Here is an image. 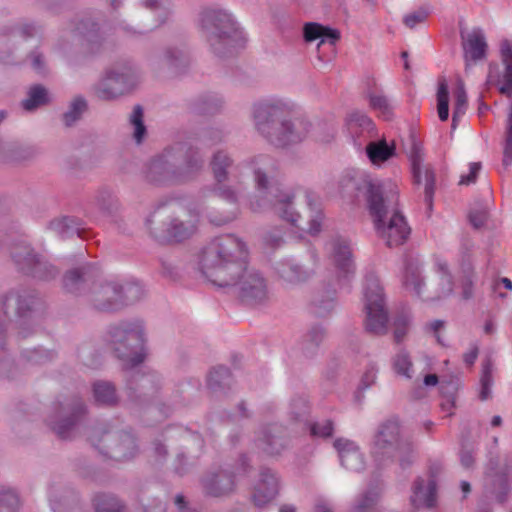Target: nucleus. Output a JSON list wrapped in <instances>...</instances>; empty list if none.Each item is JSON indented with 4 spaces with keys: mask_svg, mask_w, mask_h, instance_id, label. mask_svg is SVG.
I'll use <instances>...</instances> for the list:
<instances>
[{
    "mask_svg": "<svg viewBox=\"0 0 512 512\" xmlns=\"http://www.w3.org/2000/svg\"><path fill=\"white\" fill-rule=\"evenodd\" d=\"M246 245L232 234L215 237L202 251L200 269L205 278L220 288L238 286V297L249 307L269 301L267 280L247 266Z\"/></svg>",
    "mask_w": 512,
    "mask_h": 512,
    "instance_id": "nucleus-1",
    "label": "nucleus"
},
{
    "mask_svg": "<svg viewBox=\"0 0 512 512\" xmlns=\"http://www.w3.org/2000/svg\"><path fill=\"white\" fill-rule=\"evenodd\" d=\"M247 165L253 172L259 193L250 200L251 210L262 212L272 209L283 220L303 229L298 223L300 215L294 210V195L282 187L278 161L269 155L260 154L247 161Z\"/></svg>",
    "mask_w": 512,
    "mask_h": 512,
    "instance_id": "nucleus-2",
    "label": "nucleus"
},
{
    "mask_svg": "<svg viewBox=\"0 0 512 512\" xmlns=\"http://www.w3.org/2000/svg\"><path fill=\"white\" fill-rule=\"evenodd\" d=\"M204 167L205 158L198 147L177 142L146 163L144 178L159 187L182 185L195 180Z\"/></svg>",
    "mask_w": 512,
    "mask_h": 512,
    "instance_id": "nucleus-3",
    "label": "nucleus"
},
{
    "mask_svg": "<svg viewBox=\"0 0 512 512\" xmlns=\"http://www.w3.org/2000/svg\"><path fill=\"white\" fill-rule=\"evenodd\" d=\"M365 196L378 236L389 248L403 245L411 234V228L398 208L397 192L385 194L382 184L370 181Z\"/></svg>",
    "mask_w": 512,
    "mask_h": 512,
    "instance_id": "nucleus-4",
    "label": "nucleus"
},
{
    "mask_svg": "<svg viewBox=\"0 0 512 512\" xmlns=\"http://www.w3.org/2000/svg\"><path fill=\"white\" fill-rule=\"evenodd\" d=\"M253 117L257 131L271 145L279 148L302 142L311 126L303 118H293L285 105L275 102L255 104Z\"/></svg>",
    "mask_w": 512,
    "mask_h": 512,
    "instance_id": "nucleus-5",
    "label": "nucleus"
},
{
    "mask_svg": "<svg viewBox=\"0 0 512 512\" xmlns=\"http://www.w3.org/2000/svg\"><path fill=\"white\" fill-rule=\"evenodd\" d=\"M200 26L218 57L233 56L244 47L245 39L242 31L237 27L231 14L223 9L204 8L200 13Z\"/></svg>",
    "mask_w": 512,
    "mask_h": 512,
    "instance_id": "nucleus-6",
    "label": "nucleus"
},
{
    "mask_svg": "<svg viewBox=\"0 0 512 512\" xmlns=\"http://www.w3.org/2000/svg\"><path fill=\"white\" fill-rule=\"evenodd\" d=\"M105 341L117 358L127 361L131 367L143 362L141 352L144 346V327L142 322L122 320L110 324Z\"/></svg>",
    "mask_w": 512,
    "mask_h": 512,
    "instance_id": "nucleus-7",
    "label": "nucleus"
},
{
    "mask_svg": "<svg viewBox=\"0 0 512 512\" xmlns=\"http://www.w3.org/2000/svg\"><path fill=\"white\" fill-rule=\"evenodd\" d=\"M89 441L101 454L115 461L131 460L139 451L137 439L130 431L111 430L105 425L93 427Z\"/></svg>",
    "mask_w": 512,
    "mask_h": 512,
    "instance_id": "nucleus-8",
    "label": "nucleus"
},
{
    "mask_svg": "<svg viewBox=\"0 0 512 512\" xmlns=\"http://www.w3.org/2000/svg\"><path fill=\"white\" fill-rule=\"evenodd\" d=\"M137 82L138 74L132 65H117L107 69L91 91L98 100L109 102L129 94Z\"/></svg>",
    "mask_w": 512,
    "mask_h": 512,
    "instance_id": "nucleus-9",
    "label": "nucleus"
},
{
    "mask_svg": "<svg viewBox=\"0 0 512 512\" xmlns=\"http://www.w3.org/2000/svg\"><path fill=\"white\" fill-rule=\"evenodd\" d=\"M365 297V329L373 335L387 333L388 312L385 306L383 288L379 279L373 275H367L364 287Z\"/></svg>",
    "mask_w": 512,
    "mask_h": 512,
    "instance_id": "nucleus-10",
    "label": "nucleus"
},
{
    "mask_svg": "<svg viewBox=\"0 0 512 512\" xmlns=\"http://www.w3.org/2000/svg\"><path fill=\"white\" fill-rule=\"evenodd\" d=\"M86 414V406L78 396L54 403L53 412L47 417L49 428L62 440L71 439L75 426Z\"/></svg>",
    "mask_w": 512,
    "mask_h": 512,
    "instance_id": "nucleus-11",
    "label": "nucleus"
},
{
    "mask_svg": "<svg viewBox=\"0 0 512 512\" xmlns=\"http://www.w3.org/2000/svg\"><path fill=\"white\" fill-rule=\"evenodd\" d=\"M400 431V422L397 417L388 418L379 424L372 447V456L379 465L393 461L394 448L403 439Z\"/></svg>",
    "mask_w": 512,
    "mask_h": 512,
    "instance_id": "nucleus-12",
    "label": "nucleus"
},
{
    "mask_svg": "<svg viewBox=\"0 0 512 512\" xmlns=\"http://www.w3.org/2000/svg\"><path fill=\"white\" fill-rule=\"evenodd\" d=\"M101 278V270L91 262L67 270L63 276V287L71 294L88 298L92 286Z\"/></svg>",
    "mask_w": 512,
    "mask_h": 512,
    "instance_id": "nucleus-13",
    "label": "nucleus"
},
{
    "mask_svg": "<svg viewBox=\"0 0 512 512\" xmlns=\"http://www.w3.org/2000/svg\"><path fill=\"white\" fill-rule=\"evenodd\" d=\"M511 469L512 459L508 456L501 458L497 455H491L486 465L485 476L487 483L491 486V493L495 495L500 503L507 501L511 490Z\"/></svg>",
    "mask_w": 512,
    "mask_h": 512,
    "instance_id": "nucleus-14",
    "label": "nucleus"
},
{
    "mask_svg": "<svg viewBox=\"0 0 512 512\" xmlns=\"http://www.w3.org/2000/svg\"><path fill=\"white\" fill-rule=\"evenodd\" d=\"M121 282L98 280L86 299L87 304L98 312L116 313L121 311Z\"/></svg>",
    "mask_w": 512,
    "mask_h": 512,
    "instance_id": "nucleus-15",
    "label": "nucleus"
},
{
    "mask_svg": "<svg viewBox=\"0 0 512 512\" xmlns=\"http://www.w3.org/2000/svg\"><path fill=\"white\" fill-rule=\"evenodd\" d=\"M129 398L138 403L146 404L152 401L161 388V379L156 373H130L126 384Z\"/></svg>",
    "mask_w": 512,
    "mask_h": 512,
    "instance_id": "nucleus-16",
    "label": "nucleus"
},
{
    "mask_svg": "<svg viewBox=\"0 0 512 512\" xmlns=\"http://www.w3.org/2000/svg\"><path fill=\"white\" fill-rule=\"evenodd\" d=\"M200 485L204 495L213 498L228 497L237 487L235 473L221 468L205 472L200 478Z\"/></svg>",
    "mask_w": 512,
    "mask_h": 512,
    "instance_id": "nucleus-17",
    "label": "nucleus"
},
{
    "mask_svg": "<svg viewBox=\"0 0 512 512\" xmlns=\"http://www.w3.org/2000/svg\"><path fill=\"white\" fill-rule=\"evenodd\" d=\"M288 443L287 429L278 423L263 426L256 440L257 447L270 456L279 455Z\"/></svg>",
    "mask_w": 512,
    "mask_h": 512,
    "instance_id": "nucleus-18",
    "label": "nucleus"
},
{
    "mask_svg": "<svg viewBox=\"0 0 512 512\" xmlns=\"http://www.w3.org/2000/svg\"><path fill=\"white\" fill-rule=\"evenodd\" d=\"M280 490L278 473L271 468L261 467L259 479L254 486L252 501L257 507H264L273 501Z\"/></svg>",
    "mask_w": 512,
    "mask_h": 512,
    "instance_id": "nucleus-19",
    "label": "nucleus"
},
{
    "mask_svg": "<svg viewBox=\"0 0 512 512\" xmlns=\"http://www.w3.org/2000/svg\"><path fill=\"white\" fill-rule=\"evenodd\" d=\"M411 506L415 510L421 508L433 509L437 505V482L433 469L431 470V479L427 481L422 477H417L412 484V494L410 496Z\"/></svg>",
    "mask_w": 512,
    "mask_h": 512,
    "instance_id": "nucleus-20",
    "label": "nucleus"
},
{
    "mask_svg": "<svg viewBox=\"0 0 512 512\" xmlns=\"http://www.w3.org/2000/svg\"><path fill=\"white\" fill-rule=\"evenodd\" d=\"M40 301L38 294L30 290H11L2 298L4 314L14 313L20 317L25 316Z\"/></svg>",
    "mask_w": 512,
    "mask_h": 512,
    "instance_id": "nucleus-21",
    "label": "nucleus"
},
{
    "mask_svg": "<svg viewBox=\"0 0 512 512\" xmlns=\"http://www.w3.org/2000/svg\"><path fill=\"white\" fill-rule=\"evenodd\" d=\"M332 261L340 277L348 278L355 272L352 250L347 239L336 236L330 241Z\"/></svg>",
    "mask_w": 512,
    "mask_h": 512,
    "instance_id": "nucleus-22",
    "label": "nucleus"
},
{
    "mask_svg": "<svg viewBox=\"0 0 512 512\" xmlns=\"http://www.w3.org/2000/svg\"><path fill=\"white\" fill-rule=\"evenodd\" d=\"M190 64L187 51L178 47H167L158 59V71L176 76L184 73Z\"/></svg>",
    "mask_w": 512,
    "mask_h": 512,
    "instance_id": "nucleus-23",
    "label": "nucleus"
},
{
    "mask_svg": "<svg viewBox=\"0 0 512 512\" xmlns=\"http://www.w3.org/2000/svg\"><path fill=\"white\" fill-rule=\"evenodd\" d=\"M212 192L215 196L227 201L232 208L224 215L211 214L209 216L210 222L216 226H223L232 222L238 214V196L236 191L232 187L225 185L224 182H216Z\"/></svg>",
    "mask_w": 512,
    "mask_h": 512,
    "instance_id": "nucleus-24",
    "label": "nucleus"
},
{
    "mask_svg": "<svg viewBox=\"0 0 512 512\" xmlns=\"http://www.w3.org/2000/svg\"><path fill=\"white\" fill-rule=\"evenodd\" d=\"M275 271L280 279L289 284L306 282L313 275L312 269L305 268L293 259H285L277 262Z\"/></svg>",
    "mask_w": 512,
    "mask_h": 512,
    "instance_id": "nucleus-25",
    "label": "nucleus"
},
{
    "mask_svg": "<svg viewBox=\"0 0 512 512\" xmlns=\"http://www.w3.org/2000/svg\"><path fill=\"white\" fill-rule=\"evenodd\" d=\"M49 500L53 512H82L79 497L72 489H51Z\"/></svg>",
    "mask_w": 512,
    "mask_h": 512,
    "instance_id": "nucleus-26",
    "label": "nucleus"
},
{
    "mask_svg": "<svg viewBox=\"0 0 512 512\" xmlns=\"http://www.w3.org/2000/svg\"><path fill=\"white\" fill-rule=\"evenodd\" d=\"M465 60L468 62L482 60L486 57L487 43L480 29H475L466 36L461 32Z\"/></svg>",
    "mask_w": 512,
    "mask_h": 512,
    "instance_id": "nucleus-27",
    "label": "nucleus"
},
{
    "mask_svg": "<svg viewBox=\"0 0 512 512\" xmlns=\"http://www.w3.org/2000/svg\"><path fill=\"white\" fill-rule=\"evenodd\" d=\"M10 255L17 271L27 276L41 254L30 244L20 242L12 246Z\"/></svg>",
    "mask_w": 512,
    "mask_h": 512,
    "instance_id": "nucleus-28",
    "label": "nucleus"
},
{
    "mask_svg": "<svg viewBox=\"0 0 512 512\" xmlns=\"http://www.w3.org/2000/svg\"><path fill=\"white\" fill-rule=\"evenodd\" d=\"M82 222L74 216H62L50 221L48 228L61 238H70L74 235L82 237L84 232Z\"/></svg>",
    "mask_w": 512,
    "mask_h": 512,
    "instance_id": "nucleus-29",
    "label": "nucleus"
},
{
    "mask_svg": "<svg viewBox=\"0 0 512 512\" xmlns=\"http://www.w3.org/2000/svg\"><path fill=\"white\" fill-rule=\"evenodd\" d=\"M365 150L367 157L374 165H381L396 155L395 143L389 144L384 138L370 141Z\"/></svg>",
    "mask_w": 512,
    "mask_h": 512,
    "instance_id": "nucleus-30",
    "label": "nucleus"
},
{
    "mask_svg": "<svg viewBox=\"0 0 512 512\" xmlns=\"http://www.w3.org/2000/svg\"><path fill=\"white\" fill-rule=\"evenodd\" d=\"M334 447L339 452L341 465L346 469L358 470L361 464V455L357 449L353 447V443L349 440L338 438L334 441Z\"/></svg>",
    "mask_w": 512,
    "mask_h": 512,
    "instance_id": "nucleus-31",
    "label": "nucleus"
},
{
    "mask_svg": "<svg viewBox=\"0 0 512 512\" xmlns=\"http://www.w3.org/2000/svg\"><path fill=\"white\" fill-rule=\"evenodd\" d=\"M501 59L505 66L503 74V84L499 87V92L507 97L512 96V42L503 40L500 47Z\"/></svg>",
    "mask_w": 512,
    "mask_h": 512,
    "instance_id": "nucleus-32",
    "label": "nucleus"
},
{
    "mask_svg": "<svg viewBox=\"0 0 512 512\" xmlns=\"http://www.w3.org/2000/svg\"><path fill=\"white\" fill-rule=\"evenodd\" d=\"M123 0H109L113 9H118ZM142 7L153 12H160L158 15V26L165 24L172 15L171 0H140Z\"/></svg>",
    "mask_w": 512,
    "mask_h": 512,
    "instance_id": "nucleus-33",
    "label": "nucleus"
},
{
    "mask_svg": "<svg viewBox=\"0 0 512 512\" xmlns=\"http://www.w3.org/2000/svg\"><path fill=\"white\" fill-rule=\"evenodd\" d=\"M76 32L90 45H99L103 39L99 23L91 17L79 20L75 27Z\"/></svg>",
    "mask_w": 512,
    "mask_h": 512,
    "instance_id": "nucleus-34",
    "label": "nucleus"
},
{
    "mask_svg": "<svg viewBox=\"0 0 512 512\" xmlns=\"http://www.w3.org/2000/svg\"><path fill=\"white\" fill-rule=\"evenodd\" d=\"M94 203L99 211L106 216H113L119 210V201L112 190L102 187L97 190Z\"/></svg>",
    "mask_w": 512,
    "mask_h": 512,
    "instance_id": "nucleus-35",
    "label": "nucleus"
},
{
    "mask_svg": "<svg viewBox=\"0 0 512 512\" xmlns=\"http://www.w3.org/2000/svg\"><path fill=\"white\" fill-rule=\"evenodd\" d=\"M233 165V159L225 150H217L211 158L210 166L216 182H225L228 179V168Z\"/></svg>",
    "mask_w": 512,
    "mask_h": 512,
    "instance_id": "nucleus-36",
    "label": "nucleus"
},
{
    "mask_svg": "<svg viewBox=\"0 0 512 512\" xmlns=\"http://www.w3.org/2000/svg\"><path fill=\"white\" fill-rule=\"evenodd\" d=\"M232 375L225 366L214 367L207 378V386L213 392H222L230 388Z\"/></svg>",
    "mask_w": 512,
    "mask_h": 512,
    "instance_id": "nucleus-37",
    "label": "nucleus"
},
{
    "mask_svg": "<svg viewBox=\"0 0 512 512\" xmlns=\"http://www.w3.org/2000/svg\"><path fill=\"white\" fill-rule=\"evenodd\" d=\"M321 38L317 45L318 57L322 61H329L328 53H335L336 43L340 39V32L337 29L324 26Z\"/></svg>",
    "mask_w": 512,
    "mask_h": 512,
    "instance_id": "nucleus-38",
    "label": "nucleus"
},
{
    "mask_svg": "<svg viewBox=\"0 0 512 512\" xmlns=\"http://www.w3.org/2000/svg\"><path fill=\"white\" fill-rule=\"evenodd\" d=\"M196 229V224L193 221H182L174 218L167 228V235L170 240L182 242L190 238L196 232Z\"/></svg>",
    "mask_w": 512,
    "mask_h": 512,
    "instance_id": "nucleus-39",
    "label": "nucleus"
},
{
    "mask_svg": "<svg viewBox=\"0 0 512 512\" xmlns=\"http://www.w3.org/2000/svg\"><path fill=\"white\" fill-rule=\"evenodd\" d=\"M95 512H128L126 505L113 494L99 493L93 498Z\"/></svg>",
    "mask_w": 512,
    "mask_h": 512,
    "instance_id": "nucleus-40",
    "label": "nucleus"
},
{
    "mask_svg": "<svg viewBox=\"0 0 512 512\" xmlns=\"http://www.w3.org/2000/svg\"><path fill=\"white\" fill-rule=\"evenodd\" d=\"M58 275L59 269L42 254L36 260L31 271L27 274V276L42 281H50L55 279Z\"/></svg>",
    "mask_w": 512,
    "mask_h": 512,
    "instance_id": "nucleus-41",
    "label": "nucleus"
},
{
    "mask_svg": "<svg viewBox=\"0 0 512 512\" xmlns=\"http://www.w3.org/2000/svg\"><path fill=\"white\" fill-rule=\"evenodd\" d=\"M367 97L370 107L377 111L383 120L391 121L394 118V107L387 96L369 91Z\"/></svg>",
    "mask_w": 512,
    "mask_h": 512,
    "instance_id": "nucleus-42",
    "label": "nucleus"
},
{
    "mask_svg": "<svg viewBox=\"0 0 512 512\" xmlns=\"http://www.w3.org/2000/svg\"><path fill=\"white\" fill-rule=\"evenodd\" d=\"M403 286L412 291L415 295L421 296V287L423 279L420 274L419 266L413 261H407L405 263V270L402 280Z\"/></svg>",
    "mask_w": 512,
    "mask_h": 512,
    "instance_id": "nucleus-43",
    "label": "nucleus"
},
{
    "mask_svg": "<svg viewBox=\"0 0 512 512\" xmlns=\"http://www.w3.org/2000/svg\"><path fill=\"white\" fill-rule=\"evenodd\" d=\"M49 101L47 89L41 84H36L30 87L28 97L22 101V107L26 111H33L48 104Z\"/></svg>",
    "mask_w": 512,
    "mask_h": 512,
    "instance_id": "nucleus-44",
    "label": "nucleus"
},
{
    "mask_svg": "<svg viewBox=\"0 0 512 512\" xmlns=\"http://www.w3.org/2000/svg\"><path fill=\"white\" fill-rule=\"evenodd\" d=\"M88 110L86 99L81 96H75L70 102L68 110L63 113L62 120L66 127H72L82 118V115Z\"/></svg>",
    "mask_w": 512,
    "mask_h": 512,
    "instance_id": "nucleus-45",
    "label": "nucleus"
},
{
    "mask_svg": "<svg viewBox=\"0 0 512 512\" xmlns=\"http://www.w3.org/2000/svg\"><path fill=\"white\" fill-rule=\"evenodd\" d=\"M221 105V100L216 96L202 95L191 103L190 109L197 115H212L220 109Z\"/></svg>",
    "mask_w": 512,
    "mask_h": 512,
    "instance_id": "nucleus-46",
    "label": "nucleus"
},
{
    "mask_svg": "<svg viewBox=\"0 0 512 512\" xmlns=\"http://www.w3.org/2000/svg\"><path fill=\"white\" fill-rule=\"evenodd\" d=\"M325 329L320 326H313L304 336L302 341V351L306 357L315 355L320 344L325 338Z\"/></svg>",
    "mask_w": 512,
    "mask_h": 512,
    "instance_id": "nucleus-47",
    "label": "nucleus"
},
{
    "mask_svg": "<svg viewBox=\"0 0 512 512\" xmlns=\"http://www.w3.org/2000/svg\"><path fill=\"white\" fill-rule=\"evenodd\" d=\"M144 296L142 285L137 282L121 283L120 301L121 311L126 307L140 301Z\"/></svg>",
    "mask_w": 512,
    "mask_h": 512,
    "instance_id": "nucleus-48",
    "label": "nucleus"
},
{
    "mask_svg": "<svg viewBox=\"0 0 512 512\" xmlns=\"http://www.w3.org/2000/svg\"><path fill=\"white\" fill-rule=\"evenodd\" d=\"M393 453L398 457L399 466L405 470L409 468L415 460V448L411 439L403 438L394 448Z\"/></svg>",
    "mask_w": 512,
    "mask_h": 512,
    "instance_id": "nucleus-49",
    "label": "nucleus"
},
{
    "mask_svg": "<svg viewBox=\"0 0 512 512\" xmlns=\"http://www.w3.org/2000/svg\"><path fill=\"white\" fill-rule=\"evenodd\" d=\"M142 512H166L167 504L154 496L149 489H142L137 495Z\"/></svg>",
    "mask_w": 512,
    "mask_h": 512,
    "instance_id": "nucleus-50",
    "label": "nucleus"
},
{
    "mask_svg": "<svg viewBox=\"0 0 512 512\" xmlns=\"http://www.w3.org/2000/svg\"><path fill=\"white\" fill-rule=\"evenodd\" d=\"M348 127L352 134H360L363 132L370 134L375 130L372 119L360 111L352 112L349 115Z\"/></svg>",
    "mask_w": 512,
    "mask_h": 512,
    "instance_id": "nucleus-51",
    "label": "nucleus"
},
{
    "mask_svg": "<svg viewBox=\"0 0 512 512\" xmlns=\"http://www.w3.org/2000/svg\"><path fill=\"white\" fill-rule=\"evenodd\" d=\"M95 400L101 404L113 405L117 402L115 386L106 381H98L93 385Z\"/></svg>",
    "mask_w": 512,
    "mask_h": 512,
    "instance_id": "nucleus-52",
    "label": "nucleus"
},
{
    "mask_svg": "<svg viewBox=\"0 0 512 512\" xmlns=\"http://www.w3.org/2000/svg\"><path fill=\"white\" fill-rule=\"evenodd\" d=\"M455 103L452 115V129L457 126V121L466 113L467 109V94L465 91L464 83L461 79L457 82V87L454 91Z\"/></svg>",
    "mask_w": 512,
    "mask_h": 512,
    "instance_id": "nucleus-53",
    "label": "nucleus"
},
{
    "mask_svg": "<svg viewBox=\"0 0 512 512\" xmlns=\"http://www.w3.org/2000/svg\"><path fill=\"white\" fill-rule=\"evenodd\" d=\"M129 123L133 126V138L137 143H141L146 136L147 130L144 124V110L139 104L133 107L129 117Z\"/></svg>",
    "mask_w": 512,
    "mask_h": 512,
    "instance_id": "nucleus-54",
    "label": "nucleus"
},
{
    "mask_svg": "<svg viewBox=\"0 0 512 512\" xmlns=\"http://www.w3.org/2000/svg\"><path fill=\"white\" fill-rule=\"evenodd\" d=\"M437 110L441 121L448 120L449 117V90L448 84L444 78L439 80L437 91Z\"/></svg>",
    "mask_w": 512,
    "mask_h": 512,
    "instance_id": "nucleus-55",
    "label": "nucleus"
},
{
    "mask_svg": "<svg viewBox=\"0 0 512 512\" xmlns=\"http://www.w3.org/2000/svg\"><path fill=\"white\" fill-rule=\"evenodd\" d=\"M493 363L490 358H486L482 362V375L480 379L481 390L479 393V399L485 401L491 397V385L493 382L492 378Z\"/></svg>",
    "mask_w": 512,
    "mask_h": 512,
    "instance_id": "nucleus-56",
    "label": "nucleus"
},
{
    "mask_svg": "<svg viewBox=\"0 0 512 512\" xmlns=\"http://www.w3.org/2000/svg\"><path fill=\"white\" fill-rule=\"evenodd\" d=\"M435 172L430 167L425 168V191H424V202L427 205V216H431L433 209V197L435 192Z\"/></svg>",
    "mask_w": 512,
    "mask_h": 512,
    "instance_id": "nucleus-57",
    "label": "nucleus"
},
{
    "mask_svg": "<svg viewBox=\"0 0 512 512\" xmlns=\"http://www.w3.org/2000/svg\"><path fill=\"white\" fill-rule=\"evenodd\" d=\"M410 162H411V171L413 177V183L415 185H420L421 180V165L423 162V153L422 149L416 144L413 143L411 152H410Z\"/></svg>",
    "mask_w": 512,
    "mask_h": 512,
    "instance_id": "nucleus-58",
    "label": "nucleus"
},
{
    "mask_svg": "<svg viewBox=\"0 0 512 512\" xmlns=\"http://www.w3.org/2000/svg\"><path fill=\"white\" fill-rule=\"evenodd\" d=\"M26 362L34 365H42L51 361L55 357V353L51 350L42 348L26 350L22 353Z\"/></svg>",
    "mask_w": 512,
    "mask_h": 512,
    "instance_id": "nucleus-59",
    "label": "nucleus"
},
{
    "mask_svg": "<svg viewBox=\"0 0 512 512\" xmlns=\"http://www.w3.org/2000/svg\"><path fill=\"white\" fill-rule=\"evenodd\" d=\"M378 500V494L372 490L364 492L352 507L350 512H372Z\"/></svg>",
    "mask_w": 512,
    "mask_h": 512,
    "instance_id": "nucleus-60",
    "label": "nucleus"
},
{
    "mask_svg": "<svg viewBox=\"0 0 512 512\" xmlns=\"http://www.w3.org/2000/svg\"><path fill=\"white\" fill-rule=\"evenodd\" d=\"M393 369L398 375L411 378L412 361L407 352L401 350L395 355L393 358Z\"/></svg>",
    "mask_w": 512,
    "mask_h": 512,
    "instance_id": "nucleus-61",
    "label": "nucleus"
},
{
    "mask_svg": "<svg viewBox=\"0 0 512 512\" xmlns=\"http://www.w3.org/2000/svg\"><path fill=\"white\" fill-rule=\"evenodd\" d=\"M410 324V315L406 312L399 313L394 319V341L399 344L402 342L408 332Z\"/></svg>",
    "mask_w": 512,
    "mask_h": 512,
    "instance_id": "nucleus-62",
    "label": "nucleus"
},
{
    "mask_svg": "<svg viewBox=\"0 0 512 512\" xmlns=\"http://www.w3.org/2000/svg\"><path fill=\"white\" fill-rule=\"evenodd\" d=\"M19 506V498L13 491L0 493V512H16Z\"/></svg>",
    "mask_w": 512,
    "mask_h": 512,
    "instance_id": "nucleus-63",
    "label": "nucleus"
},
{
    "mask_svg": "<svg viewBox=\"0 0 512 512\" xmlns=\"http://www.w3.org/2000/svg\"><path fill=\"white\" fill-rule=\"evenodd\" d=\"M334 423L330 419L323 422H313L310 424V433L314 437L327 438L333 435Z\"/></svg>",
    "mask_w": 512,
    "mask_h": 512,
    "instance_id": "nucleus-64",
    "label": "nucleus"
}]
</instances>
